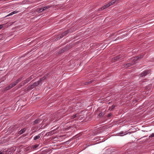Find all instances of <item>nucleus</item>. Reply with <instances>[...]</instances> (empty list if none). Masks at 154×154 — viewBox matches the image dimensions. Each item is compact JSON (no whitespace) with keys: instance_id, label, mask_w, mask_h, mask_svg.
I'll list each match as a JSON object with an SVG mask.
<instances>
[{"instance_id":"1","label":"nucleus","mask_w":154,"mask_h":154,"mask_svg":"<svg viewBox=\"0 0 154 154\" xmlns=\"http://www.w3.org/2000/svg\"><path fill=\"white\" fill-rule=\"evenodd\" d=\"M21 79V78L18 79L15 82L12 83L10 85H9L8 87H6L5 88V90H8L9 89L13 87L17 84H18L19 82L20 81Z\"/></svg>"},{"instance_id":"2","label":"nucleus","mask_w":154,"mask_h":154,"mask_svg":"<svg viewBox=\"0 0 154 154\" xmlns=\"http://www.w3.org/2000/svg\"><path fill=\"white\" fill-rule=\"evenodd\" d=\"M116 0H112L110 2L107 4L105 5L103 7H102L101 9V10H103L104 9L112 5L115 2H116Z\"/></svg>"},{"instance_id":"3","label":"nucleus","mask_w":154,"mask_h":154,"mask_svg":"<svg viewBox=\"0 0 154 154\" xmlns=\"http://www.w3.org/2000/svg\"><path fill=\"white\" fill-rule=\"evenodd\" d=\"M140 57H135L132 58V61L133 62L131 63H128L126 65V66H125V68L128 67L131 65L134 64L135 63V62L139 59Z\"/></svg>"},{"instance_id":"4","label":"nucleus","mask_w":154,"mask_h":154,"mask_svg":"<svg viewBox=\"0 0 154 154\" xmlns=\"http://www.w3.org/2000/svg\"><path fill=\"white\" fill-rule=\"evenodd\" d=\"M148 73V71H144L143 72L142 74L140 75V76H145Z\"/></svg>"},{"instance_id":"5","label":"nucleus","mask_w":154,"mask_h":154,"mask_svg":"<svg viewBox=\"0 0 154 154\" xmlns=\"http://www.w3.org/2000/svg\"><path fill=\"white\" fill-rule=\"evenodd\" d=\"M41 136V134H39L38 135L35 137H34V140H35L38 139L39 138H40Z\"/></svg>"},{"instance_id":"6","label":"nucleus","mask_w":154,"mask_h":154,"mask_svg":"<svg viewBox=\"0 0 154 154\" xmlns=\"http://www.w3.org/2000/svg\"><path fill=\"white\" fill-rule=\"evenodd\" d=\"M18 12V11H14L11 12V13L9 14L8 15L6 16H9L11 15H12L14 14L17 13Z\"/></svg>"},{"instance_id":"7","label":"nucleus","mask_w":154,"mask_h":154,"mask_svg":"<svg viewBox=\"0 0 154 154\" xmlns=\"http://www.w3.org/2000/svg\"><path fill=\"white\" fill-rule=\"evenodd\" d=\"M25 130V128H23L19 132V134H20L23 133L24 132Z\"/></svg>"},{"instance_id":"8","label":"nucleus","mask_w":154,"mask_h":154,"mask_svg":"<svg viewBox=\"0 0 154 154\" xmlns=\"http://www.w3.org/2000/svg\"><path fill=\"white\" fill-rule=\"evenodd\" d=\"M50 7V6H45V7H43V10L44 11V10H46V9H48Z\"/></svg>"},{"instance_id":"9","label":"nucleus","mask_w":154,"mask_h":154,"mask_svg":"<svg viewBox=\"0 0 154 154\" xmlns=\"http://www.w3.org/2000/svg\"><path fill=\"white\" fill-rule=\"evenodd\" d=\"M123 133L124 132H121V133L119 134L120 136H122L127 134V133H126L123 134Z\"/></svg>"},{"instance_id":"10","label":"nucleus","mask_w":154,"mask_h":154,"mask_svg":"<svg viewBox=\"0 0 154 154\" xmlns=\"http://www.w3.org/2000/svg\"><path fill=\"white\" fill-rule=\"evenodd\" d=\"M120 58V56H118L117 57H115L114 58V60H116L117 59H119Z\"/></svg>"},{"instance_id":"11","label":"nucleus","mask_w":154,"mask_h":154,"mask_svg":"<svg viewBox=\"0 0 154 154\" xmlns=\"http://www.w3.org/2000/svg\"><path fill=\"white\" fill-rule=\"evenodd\" d=\"M44 11L43 9V8H40L39 10L38 11V12H42V11Z\"/></svg>"},{"instance_id":"12","label":"nucleus","mask_w":154,"mask_h":154,"mask_svg":"<svg viewBox=\"0 0 154 154\" xmlns=\"http://www.w3.org/2000/svg\"><path fill=\"white\" fill-rule=\"evenodd\" d=\"M39 119H37V120H35L34 122V123L35 124H36L37 123H39Z\"/></svg>"},{"instance_id":"13","label":"nucleus","mask_w":154,"mask_h":154,"mask_svg":"<svg viewBox=\"0 0 154 154\" xmlns=\"http://www.w3.org/2000/svg\"><path fill=\"white\" fill-rule=\"evenodd\" d=\"M4 26L5 25L4 24L0 25V29H2Z\"/></svg>"},{"instance_id":"14","label":"nucleus","mask_w":154,"mask_h":154,"mask_svg":"<svg viewBox=\"0 0 154 154\" xmlns=\"http://www.w3.org/2000/svg\"><path fill=\"white\" fill-rule=\"evenodd\" d=\"M38 145H35L33 146V148L35 149V148H37V147H38Z\"/></svg>"},{"instance_id":"15","label":"nucleus","mask_w":154,"mask_h":154,"mask_svg":"<svg viewBox=\"0 0 154 154\" xmlns=\"http://www.w3.org/2000/svg\"><path fill=\"white\" fill-rule=\"evenodd\" d=\"M68 31H66V32H64L63 33L64 35H66L67 34V33H68Z\"/></svg>"},{"instance_id":"16","label":"nucleus","mask_w":154,"mask_h":154,"mask_svg":"<svg viewBox=\"0 0 154 154\" xmlns=\"http://www.w3.org/2000/svg\"><path fill=\"white\" fill-rule=\"evenodd\" d=\"M153 135V134L152 133L150 136H149V137H154V136Z\"/></svg>"},{"instance_id":"17","label":"nucleus","mask_w":154,"mask_h":154,"mask_svg":"<svg viewBox=\"0 0 154 154\" xmlns=\"http://www.w3.org/2000/svg\"><path fill=\"white\" fill-rule=\"evenodd\" d=\"M76 115H74L72 117V118L73 119L74 118H75L76 117Z\"/></svg>"},{"instance_id":"18","label":"nucleus","mask_w":154,"mask_h":154,"mask_svg":"<svg viewBox=\"0 0 154 154\" xmlns=\"http://www.w3.org/2000/svg\"><path fill=\"white\" fill-rule=\"evenodd\" d=\"M0 154H4V153L2 152H0Z\"/></svg>"},{"instance_id":"19","label":"nucleus","mask_w":154,"mask_h":154,"mask_svg":"<svg viewBox=\"0 0 154 154\" xmlns=\"http://www.w3.org/2000/svg\"><path fill=\"white\" fill-rule=\"evenodd\" d=\"M111 116V115H110V114L108 115V116Z\"/></svg>"},{"instance_id":"20","label":"nucleus","mask_w":154,"mask_h":154,"mask_svg":"<svg viewBox=\"0 0 154 154\" xmlns=\"http://www.w3.org/2000/svg\"><path fill=\"white\" fill-rule=\"evenodd\" d=\"M39 82H38V83H37V84H39Z\"/></svg>"},{"instance_id":"21","label":"nucleus","mask_w":154,"mask_h":154,"mask_svg":"<svg viewBox=\"0 0 154 154\" xmlns=\"http://www.w3.org/2000/svg\"><path fill=\"white\" fill-rule=\"evenodd\" d=\"M112 108H114V106H112Z\"/></svg>"},{"instance_id":"22","label":"nucleus","mask_w":154,"mask_h":154,"mask_svg":"<svg viewBox=\"0 0 154 154\" xmlns=\"http://www.w3.org/2000/svg\"><path fill=\"white\" fill-rule=\"evenodd\" d=\"M42 79H41V81H42Z\"/></svg>"}]
</instances>
